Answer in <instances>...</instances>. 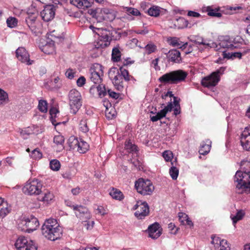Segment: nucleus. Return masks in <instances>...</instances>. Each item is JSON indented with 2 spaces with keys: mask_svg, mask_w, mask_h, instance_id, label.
<instances>
[{
  "mask_svg": "<svg viewBox=\"0 0 250 250\" xmlns=\"http://www.w3.org/2000/svg\"><path fill=\"white\" fill-rule=\"evenodd\" d=\"M241 170H238L234 176L236 192L239 194L250 193V162L243 160L240 163Z\"/></svg>",
  "mask_w": 250,
  "mask_h": 250,
  "instance_id": "nucleus-1",
  "label": "nucleus"
},
{
  "mask_svg": "<svg viewBox=\"0 0 250 250\" xmlns=\"http://www.w3.org/2000/svg\"><path fill=\"white\" fill-rule=\"evenodd\" d=\"M41 230L42 235L51 241L60 239L62 232L57 220L53 218L46 219L42 227Z\"/></svg>",
  "mask_w": 250,
  "mask_h": 250,
  "instance_id": "nucleus-2",
  "label": "nucleus"
},
{
  "mask_svg": "<svg viewBox=\"0 0 250 250\" xmlns=\"http://www.w3.org/2000/svg\"><path fill=\"white\" fill-rule=\"evenodd\" d=\"M187 75L188 73L186 71L179 69L164 74L158 80L160 83L165 84H177L185 81Z\"/></svg>",
  "mask_w": 250,
  "mask_h": 250,
  "instance_id": "nucleus-3",
  "label": "nucleus"
},
{
  "mask_svg": "<svg viewBox=\"0 0 250 250\" xmlns=\"http://www.w3.org/2000/svg\"><path fill=\"white\" fill-rule=\"evenodd\" d=\"M68 97L70 112L76 114L82 105L81 95L77 90L73 89L69 91Z\"/></svg>",
  "mask_w": 250,
  "mask_h": 250,
  "instance_id": "nucleus-4",
  "label": "nucleus"
},
{
  "mask_svg": "<svg viewBox=\"0 0 250 250\" xmlns=\"http://www.w3.org/2000/svg\"><path fill=\"white\" fill-rule=\"evenodd\" d=\"M135 188L137 192L143 195H151L154 189L152 182L148 179L139 178L135 183Z\"/></svg>",
  "mask_w": 250,
  "mask_h": 250,
  "instance_id": "nucleus-5",
  "label": "nucleus"
},
{
  "mask_svg": "<svg viewBox=\"0 0 250 250\" xmlns=\"http://www.w3.org/2000/svg\"><path fill=\"white\" fill-rule=\"evenodd\" d=\"M133 210H137L134 213L135 216L140 220L145 219L149 213V208L146 202L138 201L133 208Z\"/></svg>",
  "mask_w": 250,
  "mask_h": 250,
  "instance_id": "nucleus-6",
  "label": "nucleus"
},
{
  "mask_svg": "<svg viewBox=\"0 0 250 250\" xmlns=\"http://www.w3.org/2000/svg\"><path fill=\"white\" fill-rule=\"evenodd\" d=\"M108 75L116 89L122 91L124 87V78L119 74L118 69L115 67L110 68L108 72Z\"/></svg>",
  "mask_w": 250,
  "mask_h": 250,
  "instance_id": "nucleus-7",
  "label": "nucleus"
},
{
  "mask_svg": "<svg viewBox=\"0 0 250 250\" xmlns=\"http://www.w3.org/2000/svg\"><path fill=\"white\" fill-rule=\"evenodd\" d=\"M42 185L38 180H33L30 182H27L22 188L23 192L28 195H39L42 191Z\"/></svg>",
  "mask_w": 250,
  "mask_h": 250,
  "instance_id": "nucleus-8",
  "label": "nucleus"
},
{
  "mask_svg": "<svg viewBox=\"0 0 250 250\" xmlns=\"http://www.w3.org/2000/svg\"><path fill=\"white\" fill-rule=\"evenodd\" d=\"M18 250H37V247L32 240H28L24 236H21L15 244Z\"/></svg>",
  "mask_w": 250,
  "mask_h": 250,
  "instance_id": "nucleus-9",
  "label": "nucleus"
},
{
  "mask_svg": "<svg viewBox=\"0 0 250 250\" xmlns=\"http://www.w3.org/2000/svg\"><path fill=\"white\" fill-rule=\"evenodd\" d=\"M103 66L98 63L95 64L89 69V78L94 84H100L102 82L103 76Z\"/></svg>",
  "mask_w": 250,
  "mask_h": 250,
  "instance_id": "nucleus-10",
  "label": "nucleus"
},
{
  "mask_svg": "<svg viewBox=\"0 0 250 250\" xmlns=\"http://www.w3.org/2000/svg\"><path fill=\"white\" fill-rule=\"evenodd\" d=\"M56 6L53 4H46L43 6V9L41 12L40 15L44 21L52 20L55 15Z\"/></svg>",
  "mask_w": 250,
  "mask_h": 250,
  "instance_id": "nucleus-11",
  "label": "nucleus"
},
{
  "mask_svg": "<svg viewBox=\"0 0 250 250\" xmlns=\"http://www.w3.org/2000/svg\"><path fill=\"white\" fill-rule=\"evenodd\" d=\"M72 208L76 211V216L82 220L83 222H87V220L90 219V213L86 207L83 206L73 205Z\"/></svg>",
  "mask_w": 250,
  "mask_h": 250,
  "instance_id": "nucleus-12",
  "label": "nucleus"
},
{
  "mask_svg": "<svg viewBox=\"0 0 250 250\" xmlns=\"http://www.w3.org/2000/svg\"><path fill=\"white\" fill-rule=\"evenodd\" d=\"M16 55L19 61L27 65H31L33 61L29 58V54L24 47H19L16 51Z\"/></svg>",
  "mask_w": 250,
  "mask_h": 250,
  "instance_id": "nucleus-13",
  "label": "nucleus"
},
{
  "mask_svg": "<svg viewBox=\"0 0 250 250\" xmlns=\"http://www.w3.org/2000/svg\"><path fill=\"white\" fill-rule=\"evenodd\" d=\"M162 229L161 228L160 224L155 222L149 225L146 231L148 233V236L152 239H156L162 234Z\"/></svg>",
  "mask_w": 250,
  "mask_h": 250,
  "instance_id": "nucleus-14",
  "label": "nucleus"
},
{
  "mask_svg": "<svg viewBox=\"0 0 250 250\" xmlns=\"http://www.w3.org/2000/svg\"><path fill=\"white\" fill-rule=\"evenodd\" d=\"M219 81L220 78L212 73L209 76L204 78L202 80L201 83L203 86L209 88L215 86Z\"/></svg>",
  "mask_w": 250,
  "mask_h": 250,
  "instance_id": "nucleus-15",
  "label": "nucleus"
},
{
  "mask_svg": "<svg viewBox=\"0 0 250 250\" xmlns=\"http://www.w3.org/2000/svg\"><path fill=\"white\" fill-rule=\"evenodd\" d=\"M194 23L191 21H188L183 17H179L176 19L174 21L173 25L175 28L178 29H183L185 28H191L194 25Z\"/></svg>",
  "mask_w": 250,
  "mask_h": 250,
  "instance_id": "nucleus-16",
  "label": "nucleus"
},
{
  "mask_svg": "<svg viewBox=\"0 0 250 250\" xmlns=\"http://www.w3.org/2000/svg\"><path fill=\"white\" fill-rule=\"evenodd\" d=\"M39 226V222L37 218L32 216L27 217V232H33L37 229Z\"/></svg>",
  "mask_w": 250,
  "mask_h": 250,
  "instance_id": "nucleus-17",
  "label": "nucleus"
},
{
  "mask_svg": "<svg viewBox=\"0 0 250 250\" xmlns=\"http://www.w3.org/2000/svg\"><path fill=\"white\" fill-rule=\"evenodd\" d=\"M167 57L169 62L179 63L181 60L180 52L177 49L169 50L167 54Z\"/></svg>",
  "mask_w": 250,
  "mask_h": 250,
  "instance_id": "nucleus-18",
  "label": "nucleus"
},
{
  "mask_svg": "<svg viewBox=\"0 0 250 250\" xmlns=\"http://www.w3.org/2000/svg\"><path fill=\"white\" fill-rule=\"evenodd\" d=\"M70 3L79 8L84 9L91 6L93 0H70Z\"/></svg>",
  "mask_w": 250,
  "mask_h": 250,
  "instance_id": "nucleus-19",
  "label": "nucleus"
},
{
  "mask_svg": "<svg viewBox=\"0 0 250 250\" xmlns=\"http://www.w3.org/2000/svg\"><path fill=\"white\" fill-rule=\"evenodd\" d=\"M192 41L197 44L205 45V48L208 47L210 48H216V49H218V45H217V44L216 42H212L210 43H206L205 42L204 38L199 36H195L194 37V39H193Z\"/></svg>",
  "mask_w": 250,
  "mask_h": 250,
  "instance_id": "nucleus-20",
  "label": "nucleus"
},
{
  "mask_svg": "<svg viewBox=\"0 0 250 250\" xmlns=\"http://www.w3.org/2000/svg\"><path fill=\"white\" fill-rule=\"evenodd\" d=\"M11 210L8 203L0 197V218L5 217Z\"/></svg>",
  "mask_w": 250,
  "mask_h": 250,
  "instance_id": "nucleus-21",
  "label": "nucleus"
},
{
  "mask_svg": "<svg viewBox=\"0 0 250 250\" xmlns=\"http://www.w3.org/2000/svg\"><path fill=\"white\" fill-rule=\"evenodd\" d=\"M100 35L101 41L104 42V46L109 45L112 40L110 32L105 29H102V32L100 33Z\"/></svg>",
  "mask_w": 250,
  "mask_h": 250,
  "instance_id": "nucleus-22",
  "label": "nucleus"
},
{
  "mask_svg": "<svg viewBox=\"0 0 250 250\" xmlns=\"http://www.w3.org/2000/svg\"><path fill=\"white\" fill-rule=\"evenodd\" d=\"M168 42L170 45L174 47H178L182 48V49H185L188 46V43L182 45V42L179 41V39L176 37H171L168 39Z\"/></svg>",
  "mask_w": 250,
  "mask_h": 250,
  "instance_id": "nucleus-23",
  "label": "nucleus"
},
{
  "mask_svg": "<svg viewBox=\"0 0 250 250\" xmlns=\"http://www.w3.org/2000/svg\"><path fill=\"white\" fill-rule=\"evenodd\" d=\"M121 48L119 44L112 49L111 59L113 62H118L121 60Z\"/></svg>",
  "mask_w": 250,
  "mask_h": 250,
  "instance_id": "nucleus-24",
  "label": "nucleus"
},
{
  "mask_svg": "<svg viewBox=\"0 0 250 250\" xmlns=\"http://www.w3.org/2000/svg\"><path fill=\"white\" fill-rule=\"evenodd\" d=\"M210 147L211 141L208 140L206 141V143L203 142L201 145L200 148L199 150V153L201 155H205L210 151Z\"/></svg>",
  "mask_w": 250,
  "mask_h": 250,
  "instance_id": "nucleus-25",
  "label": "nucleus"
},
{
  "mask_svg": "<svg viewBox=\"0 0 250 250\" xmlns=\"http://www.w3.org/2000/svg\"><path fill=\"white\" fill-rule=\"evenodd\" d=\"M53 142L58 147L57 151L60 152L64 149V139L63 136L61 135L55 136L54 137Z\"/></svg>",
  "mask_w": 250,
  "mask_h": 250,
  "instance_id": "nucleus-26",
  "label": "nucleus"
},
{
  "mask_svg": "<svg viewBox=\"0 0 250 250\" xmlns=\"http://www.w3.org/2000/svg\"><path fill=\"white\" fill-rule=\"evenodd\" d=\"M54 197L53 194L47 190L42 193V196H40L38 198V199L44 203L48 204L50 201L53 199Z\"/></svg>",
  "mask_w": 250,
  "mask_h": 250,
  "instance_id": "nucleus-27",
  "label": "nucleus"
},
{
  "mask_svg": "<svg viewBox=\"0 0 250 250\" xmlns=\"http://www.w3.org/2000/svg\"><path fill=\"white\" fill-rule=\"evenodd\" d=\"M36 17L34 16H28L25 19V22L27 25L33 32H36Z\"/></svg>",
  "mask_w": 250,
  "mask_h": 250,
  "instance_id": "nucleus-28",
  "label": "nucleus"
},
{
  "mask_svg": "<svg viewBox=\"0 0 250 250\" xmlns=\"http://www.w3.org/2000/svg\"><path fill=\"white\" fill-rule=\"evenodd\" d=\"M27 217H21L18 220L17 228L21 231L27 232Z\"/></svg>",
  "mask_w": 250,
  "mask_h": 250,
  "instance_id": "nucleus-29",
  "label": "nucleus"
},
{
  "mask_svg": "<svg viewBox=\"0 0 250 250\" xmlns=\"http://www.w3.org/2000/svg\"><path fill=\"white\" fill-rule=\"evenodd\" d=\"M215 250H230V248L228 241L225 239L219 240V243H216L215 246Z\"/></svg>",
  "mask_w": 250,
  "mask_h": 250,
  "instance_id": "nucleus-30",
  "label": "nucleus"
},
{
  "mask_svg": "<svg viewBox=\"0 0 250 250\" xmlns=\"http://www.w3.org/2000/svg\"><path fill=\"white\" fill-rule=\"evenodd\" d=\"M219 8H213L211 6H208L206 9L209 16L217 18H220L222 16V14L219 12Z\"/></svg>",
  "mask_w": 250,
  "mask_h": 250,
  "instance_id": "nucleus-31",
  "label": "nucleus"
},
{
  "mask_svg": "<svg viewBox=\"0 0 250 250\" xmlns=\"http://www.w3.org/2000/svg\"><path fill=\"white\" fill-rule=\"evenodd\" d=\"M125 148L129 153H136L138 151L137 146L132 144L130 140L125 142Z\"/></svg>",
  "mask_w": 250,
  "mask_h": 250,
  "instance_id": "nucleus-32",
  "label": "nucleus"
},
{
  "mask_svg": "<svg viewBox=\"0 0 250 250\" xmlns=\"http://www.w3.org/2000/svg\"><path fill=\"white\" fill-rule=\"evenodd\" d=\"M218 47V49H216V48H214L215 50L217 51L220 49V48L222 47L223 48H238L239 47V45L238 44H236L235 43H232L230 42H226V41H222L219 44Z\"/></svg>",
  "mask_w": 250,
  "mask_h": 250,
  "instance_id": "nucleus-33",
  "label": "nucleus"
},
{
  "mask_svg": "<svg viewBox=\"0 0 250 250\" xmlns=\"http://www.w3.org/2000/svg\"><path fill=\"white\" fill-rule=\"evenodd\" d=\"M88 144L86 142L80 138L79 143L77 149V151L81 153H84L88 150Z\"/></svg>",
  "mask_w": 250,
  "mask_h": 250,
  "instance_id": "nucleus-34",
  "label": "nucleus"
},
{
  "mask_svg": "<svg viewBox=\"0 0 250 250\" xmlns=\"http://www.w3.org/2000/svg\"><path fill=\"white\" fill-rule=\"evenodd\" d=\"M80 139L74 136L70 137L68 141V145L71 149H77L79 143Z\"/></svg>",
  "mask_w": 250,
  "mask_h": 250,
  "instance_id": "nucleus-35",
  "label": "nucleus"
},
{
  "mask_svg": "<svg viewBox=\"0 0 250 250\" xmlns=\"http://www.w3.org/2000/svg\"><path fill=\"white\" fill-rule=\"evenodd\" d=\"M109 194L113 198L120 201L123 199L124 197L123 193L120 190L114 188L111 190Z\"/></svg>",
  "mask_w": 250,
  "mask_h": 250,
  "instance_id": "nucleus-36",
  "label": "nucleus"
},
{
  "mask_svg": "<svg viewBox=\"0 0 250 250\" xmlns=\"http://www.w3.org/2000/svg\"><path fill=\"white\" fill-rule=\"evenodd\" d=\"M54 44L53 42H49L43 45L42 48V50L46 54H50L54 51Z\"/></svg>",
  "mask_w": 250,
  "mask_h": 250,
  "instance_id": "nucleus-37",
  "label": "nucleus"
},
{
  "mask_svg": "<svg viewBox=\"0 0 250 250\" xmlns=\"http://www.w3.org/2000/svg\"><path fill=\"white\" fill-rule=\"evenodd\" d=\"M118 71L125 81H130V75L128 71L124 66L121 67L119 69H118Z\"/></svg>",
  "mask_w": 250,
  "mask_h": 250,
  "instance_id": "nucleus-38",
  "label": "nucleus"
},
{
  "mask_svg": "<svg viewBox=\"0 0 250 250\" xmlns=\"http://www.w3.org/2000/svg\"><path fill=\"white\" fill-rule=\"evenodd\" d=\"M160 7L156 6H152L147 10V13L149 15L155 17L159 16L160 15Z\"/></svg>",
  "mask_w": 250,
  "mask_h": 250,
  "instance_id": "nucleus-39",
  "label": "nucleus"
},
{
  "mask_svg": "<svg viewBox=\"0 0 250 250\" xmlns=\"http://www.w3.org/2000/svg\"><path fill=\"white\" fill-rule=\"evenodd\" d=\"M245 213L244 210L241 209L237 211L236 215L233 217L231 216V219L233 221V224H236L238 221L242 219L244 216Z\"/></svg>",
  "mask_w": 250,
  "mask_h": 250,
  "instance_id": "nucleus-40",
  "label": "nucleus"
},
{
  "mask_svg": "<svg viewBox=\"0 0 250 250\" xmlns=\"http://www.w3.org/2000/svg\"><path fill=\"white\" fill-rule=\"evenodd\" d=\"M240 143L244 149L250 151V138H240Z\"/></svg>",
  "mask_w": 250,
  "mask_h": 250,
  "instance_id": "nucleus-41",
  "label": "nucleus"
},
{
  "mask_svg": "<svg viewBox=\"0 0 250 250\" xmlns=\"http://www.w3.org/2000/svg\"><path fill=\"white\" fill-rule=\"evenodd\" d=\"M50 167L54 171H58L61 167V164L57 159H53L50 162Z\"/></svg>",
  "mask_w": 250,
  "mask_h": 250,
  "instance_id": "nucleus-42",
  "label": "nucleus"
},
{
  "mask_svg": "<svg viewBox=\"0 0 250 250\" xmlns=\"http://www.w3.org/2000/svg\"><path fill=\"white\" fill-rule=\"evenodd\" d=\"M165 113V112L164 110H162V109L161 110L156 114V115L150 117L151 121L154 122L161 120L166 116V114Z\"/></svg>",
  "mask_w": 250,
  "mask_h": 250,
  "instance_id": "nucleus-43",
  "label": "nucleus"
},
{
  "mask_svg": "<svg viewBox=\"0 0 250 250\" xmlns=\"http://www.w3.org/2000/svg\"><path fill=\"white\" fill-rule=\"evenodd\" d=\"M38 108L42 113H45L47 111V103L46 101L41 100L39 102Z\"/></svg>",
  "mask_w": 250,
  "mask_h": 250,
  "instance_id": "nucleus-44",
  "label": "nucleus"
},
{
  "mask_svg": "<svg viewBox=\"0 0 250 250\" xmlns=\"http://www.w3.org/2000/svg\"><path fill=\"white\" fill-rule=\"evenodd\" d=\"M145 49L147 54H150L156 51L157 46L154 44L150 43L145 46Z\"/></svg>",
  "mask_w": 250,
  "mask_h": 250,
  "instance_id": "nucleus-45",
  "label": "nucleus"
},
{
  "mask_svg": "<svg viewBox=\"0 0 250 250\" xmlns=\"http://www.w3.org/2000/svg\"><path fill=\"white\" fill-rule=\"evenodd\" d=\"M169 173L173 180H176L179 174V169L175 167L172 166L170 168Z\"/></svg>",
  "mask_w": 250,
  "mask_h": 250,
  "instance_id": "nucleus-46",
  "label": "nucleus"
},
{
  "mask_svg": "<svg viewBox=\"0 0 250 250\" xmlns=\"http://www.w3.org/2000/svg\"><path fill=\"white\" fill-rule=\"evenodd\" d=\"M80 130L83 133H86L89 131V128L87 126L86 120L85 119H82L79 125Z\"/></svg>",
  "mask_w": 250,
  "mask_h": 250,
  "instance_id": "nucleus-47",
  "label": "nucleus"
},
{
  "mask_svg": "<svg viewBox=\"0 0 250 250\" xmlns=\"http://www.w3.org/2000/svg\"><path fill=\"white\" fill-rule=\"evenodd\" d=\"M124 9L128 14H130L133 16H138L141 15L140 12L137 9L129 7H124Z\"/></svg>",
  "mask_w": 250,
  "mask_h": 250,
  "instance_id": "nucleus-48",
  "label": "nucleus"
},
{
  "mask_svg": "<svg viewBox=\"0 0 250 250\" xmlns=\"http://www.w3.org/2000/svg\"><path fill=\"white\" fill-rule=\"evenodd\" d=\"M96 88L98 92V94L100 97H103L106 95L107 92L104 85L99 84Z\"/></svg>",
  "mask_w": 250,
  "mask_h": 250,
  "instance_id": "nucleus-49",
  "label": "nucleus"
},
{
  "mask_svg": "<svg viewBox=\"0 0 250 250\" xmlns=\"http://www.w3.org/2000/svg\"><path fill=\"white\" fill-rule=\"evenodd\" d=\"M6 23L9 27L13 28L17 25L18 20L15 18L10 17L7 19Z\"/></svg>",
  "mask_w": 250,
  "mask_h": 250,
  "instance_id": "nucleus-50",
  "label": "nucleus"
},
{
  "mask_svg": "<svg viewBox=\"0 0 250 250\" xmlns=\"http://www.w3.org/2000/svg\"><path fill=\"white\" fill-rule=\"evenodd\" d=\"M31 157L34 159H39L42 157V153L37 149H35L32 151Z\"/></svg>",
  "mask_w": 250,
  "mask_h": 250,
  "instance_id": "nucleus-51",
  "label": "nucleus"
},
{
  "mask_svg": "<svg viewBox=\"0 0 250 250\" xmlns=\"http://www.w3.org/2000/svg\"><path fill=\"white\" fill-rule=\"evenodd\" d=\"M8 98L7 93L3 90L0 89V103L1 104L3 102H5L6 100L8 101Z\"/></svg>",
  "mask_w": 250,
  "mask_h": 250,
  "instance_id": "nucleus-52",
  "label": "nucleus"
},
{
  "mask_svg": "<svg viewBox=\"0 0 250 250\" xmlns=\"http://www.w3.org/2000/svg\"><path fill=\"white\" fill-rule=\"evenodd\" d=\"M250 138V125L246 127L241 134V138Z\"/></svg>",
  "mask_w": 250,
  "mask_h": 250,
  "instance_id": "nucleus-53",
  "label": "nucleus"
},
{
  "mask_svg": "<svg viewBox=\"0 0 250 250\" xmlns=\"http://www.w3.org/2000/svg\"><path fill=\"white\" fill-rule=\"evenodd\" d=\"M163 156L166 161H169L171 160L173 154L171 151L166 150L163 152Z\"/></svg>",
  "mask_w": 250,
  "mask_h": 250,
  "instance_id": "nucleus-54",
  "label": "nucleus"
},
{
  "mask_svg": "<svg viewBox=\"0 0 250 250\" xmlns=\"http://www.w3.org/2000/svg\"><path fill=\"white\" fill-rule=\"evenodd\" d=\"M85 78L83 76L80 77L77 81V84L79 87L83 86L85 83Z\"/></svg>",
  "mask_w": 250,
  "mask_h": 250,
  "instance_id": "nucleus-55",
  "label": "nucleus"
},
{
  "mask_svg": "<svg viewBox=\"0 0 250 250\" xmlns=\"http://www.w3.org/2000/svg\"><path fill=\"white\" fill-rule=\"evenodd\" d=\"M66 77L69 79H72L74 77V72L72 69H68L65 72Z\"/></svg>",
  "mask_w": 250,
  "mask_h": 250,
  "instance_id": "nucleus-56",
  "label": "nucleus"
},
{
  "mask_svg": "<svg viewBox=\"0 0 250 250\" xmlns=\"http://www.w3.org/2000/svg\"><path fill=\"white\" fill-rule=\"evenodd\" d=\"M108 94L110 97L114 99H117L119 97V94L111 91L110 89H108Z\"/></svg>",
  "mask_w": 250,
  "mask_h": 250,
  "instance_id": "nucleus-57",
  "label": "nucleus"
},
{
  "mask_svg": "<svg viewBox=\"0 0 250 250\" xmlns=\"http://www.w3.org/2000/svg\"><path fill=\"white\" fill-rule=\"evenodd\" d=\"M173 108V104L171 102H169L168 104L166 106H165V108L162 109V110H164L165 112V113L167 115V113L169 111H171Z\"/></svg>",
  "mask_w": 250,
  "mask_h": 250,
  "instance_id": "nucleus-58",
  "label": "nucleus"
},
{
  "mask_svg": "<svg viewBox=\"0 0 250 250\" xmlns=\"http://www.w3.org/2000/svg\"><path fill=\"white\" fill-rule=\"evenodd\" d=\"M226 68L224 67H221L219 69H217L216 71L213 72V74L220 78V75L222 74Z\"/></svg>",
  "mask_w": 250,
  "mask_h": 250,
  "instance_id": "nucleus-59",
  "label": "nucleus"
},
{
  "mask_svg": "<svg viewBox=\"0 0 250 250\" xmlns=\"http://www.w3.org/2000/svg\"><path fill=\"white\" fill-rule=\"evenodd\" d=\"M176 227L174 225V224L172 223H170L168 224V228L171 231V233H173L174 234H176L177 233V232L178 231V229L176 228V229L174 230V228H175Z\"/></svg>",
  "mask_w": 250,
  "mask_h": 250,
  "instance_id": "nucleus-60",
  "label": "nucleus"
},
{
  "mask_svg": "<svg viewBox=\"0 0 250 250\" xmlns=\"http://www.w3.org/2000/svg\"><path fill=\"white\" fill-rule=\"evenodd\" d=\"M187 15L189 17L195 18H199L201 17V15L199 13L193 11H189Z\"/></svg>",
  "mask_w": 250,
  "mask_h": 250,
  "instance_id": "nucleus-61",
  "label": "nucleus"
},
{
  "mask_svg": "<svg viewBox=\"0 0 250 250\" xmlns=\"http://www.w3.org/2000/svg\"><path fill=\"white\" fill-rule=\"evenodd\" d=\"M62 176L67 179H70L72 177V175L69 171H66L62 174Z\"/></svg>",
  "mask_w": 250,
  "mask_h": 250,
  "instance_id": "nucleus-62",
  "label": "nucleus"
},
{
  "mask_svg": "<svg viewBox=\"0 0 250 250\" xmlns=\"http://www.w3.org/2000/svg\"><path fill=\"white\" fill-rule=\"evenodd\" d=\"M167 97H169L170 98L173 97L174 98V95L172 94L171 91H168L167 93L162 95V98L163 99H166Z\"/></svg>",
  "mask_w": 250,
  "mask_h": 250,
  "instance_id": "nucleus-63",
  "label": "nucleus"
},
{
  "mask_svg": "<svg viewBox=\"0 0 250 250\" xmlns=\"http://www.w3.org/2000/svg\"><path fill=\"white\" fill-rule=\"evenodd\" d=\"M223 56L224 58L228 59H232L231 53L227 52L226 51H223Z\"/></svg>",
  "mask_w": 250,
  "mask_h": 250,
  "instance_id": "nucleus-64",
  "label": "nucleus"
}]
</instances>
